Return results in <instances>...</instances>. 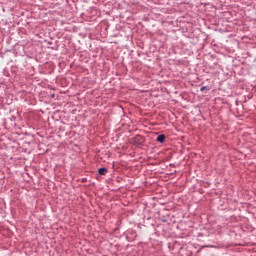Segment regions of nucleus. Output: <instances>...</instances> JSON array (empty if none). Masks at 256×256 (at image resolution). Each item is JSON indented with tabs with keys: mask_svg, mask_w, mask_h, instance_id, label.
I'll list each match as a JSON object with an SVG mask.
<instances>
[{
	"mask_svg": "<svg viewBox=\"0 0 256 256\" xmlns=\"http://www.w3.org/2000/svg\"><path fill=\"white\" fill-rule=\"evenodd\" d=\"M158 143H165V135L161 134L157 137Z\"/></svg>",
	"mask_w": 256,
	"mask_h": 256,
	"instance_id": "nucleus-1",
	"label": "nucleus"
},
{
	"mask_svg": "<svg viewBox=\"0 0 256 256\" xmlns=\"http://www.w3.org/2000/svg\"><path fill=\"white\" fill-rule=\"evenodd\" d=\"M204 89H206V87H205V86H203V87L200 89V91H203Z\"/></svg>",
	"mask_w": 256,
	"mask_h": 256,
	"instance_id": "nucleus-3",
	"label": "nucleus"
},
{
	"mask_svg": "<svg viewBox=\"0 0 256 256\" xmlns=\"http://www.w3.org/2000/svg\"><path fill=\"white\" fill-rule=\"evenodd\" d=\"M98 173L99 175H105L107 173V168H99Z\"/></svg>",
	"mask_w": 256,
	"mask_h": 256,
	"instance_id": "nucleus-2",
	"label": "nucleus"
}]
</instances>
